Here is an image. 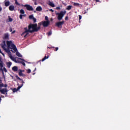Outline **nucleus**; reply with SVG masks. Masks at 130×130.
Listing matches in <instances>:
<instances>
[{
  "instance_id": "nucleus-1",
  "label": "nucleus",
  "mask_w": 130,
  "mask_h": 130,
  "mask_svg": "<svg viewBox=\"0 0 130 130\" xmlns=\"http://www.w3.org/2000/svg\"><path fill=\"white\" fill-rule=\"evenodd\" d=\"M6 43L8 46V49L6 48L7 45H6V41H3V42L1 44L2 48L5 50L6 52H10V49H13L14 50V52H16L18 51V49H17V47L16 45L13 43L12 41H7Z\"/></svg>"
},
{
  "instance_id": "nucleus-37",
  "label": "nucleus",
  "mask_w": 130,
  "mask_h": 130,
  "mask_svg": "<svg viewBox=\"0 0 130 130\" xmlns=\"http://www.w3.org/2000/svg\"><path fill=\"white\" fill-rule=\"evenodd\" d=\"M4 83L0 84V88H3V87H4Z\"/></svg>"
},
{
  "instance_id": "nucleus-42",
  "label": "nucleus",
  "mask_w": 130,
  "mask_h": 130,
  "mask_svg": "<svg viewBox=\"0 0 130 130\" xmlns=\"http://www.w3.org/2000/svg\"><path fill=\"white\" fill-rule=\"evenodd\" d=\"M0 53H2V55H3V56H5V54H4V53H3V52H2V50H1V49H0Z\"/></svg>"
},
{
  "instance_id": "nucleus-40",
  "label": "nucleus",
  "mask_w": 130,
  "mask_h": 130,
  "mask_svg": "<svg viewBox=\"0 0 130 130\" xmlns=\"http://www.w3.org/2000/svg\"><path fill=\"white\" fill-rule=\"evenodd\" d=\"M27 71V74H30V73H31V70L28 69Z\"/></svg>"
},
{
  "instance_id": "nucleus-2",
  "label": "nucleus",
  "mask_w": 130,
  "mask_h": 130,
  "mask_svg": "<svg viewBox=\"0 0 130 130\" xmlns=\"http://www.w3.org/2000/svg\"><path fill=\"white\" fill-rule=\"evenodd\" d=\"M40 26L37 27V23L30 24L28 26V29H32L31 30L30 32L33 33V32H38V30L40 29Z\"/></svg>"
},
{
  "instance_id": "nucleus-46",
  "label": "nucleus",
  "mask_w": 130,
  "mask_h": 130,
  "mask_svg": "<svg viewBox=\"0 0 130 130\" xmlns=\"http://www.w3.org/2000/svg\"><path fill=\"white\" fill-rule=\"evenodd\" d=\"M58 50V47H56L54 49V51H57Z\"/></svg>"
},
{
  "instance_id": "nucleus-38",
  "label": "nucleus",
  "mask_w": 130,
  "mask_h": 130,
  "mask_svg": "<svg viewBox=\"0 0 130 130\" xmlns=\"http://www.w3.org/2000/svg\"><path fill=\"white\" fill-rule=\"evenodd\" d=\"M45 18L46 21H49V20H48V17H47V16H46Z\"/></svg>"
},
{
  "instance_id": "nucleus-60",
  "label": "nucleus",
  "mask_w": 130,
  "mask_h": 130,
  "mask_svg": "<svg viewBox=\"0 0 130 130\" xmlns=\"http://www.w3.org/2000/svg\"><path fill=\"white\" fill-rule=\"evenodd\" d=\"M35 71H36V68L35 70H34V72H35Z\"/></svg>"
},
{
  "instance_id": "nucleus-39",
  "label": "nucleus",
  "mask_w": 130,
  "mask_h": 130,
  "mask_svg": "<svg viewBox=\"0 0 130 130\" xmlns=\"http://www.w3.org/2000/svg\"><path fill=\"white\" fill-rule=\"evenodd\" d=\"M1 71H2V74H3V75H4V70H3V68H0V72H1Z\"/></svg>"
},
{
  "instance_id": "nucleus-48",
  "label": "nucleus",
  "mask_w": 130,
  "mask_h": 130,
  "mask_svg": "<svg viewBox=\"0 0 130 130\" xmlns=\"http://www.w3.org/2000/svg\"><path fill=\"white\" fill-rule=\"evenodd\" d=\"M60 7H57L56 8V10H60Z\"/></svg>"
},
{
  "instance_id": "nucleus-12",
  "label": "nucleus",
  "mask_w": 130,
  "mask_h": 130,
  "mask_svg": "<svg viewBox=\"0 0 130 130\" xmlns=\"http://www.w3.org/2000/svg\"><path fill=\"white\" fill-rule=\"evenodd\" d=\"M9 11H13L14 10H15V6L14 5H11L9 7Z\"/></svg>"
},
{
  "instance_id": "nucleus-62",
  "label": "nucleus",
  "mask_w": 130,
  "mask_h": 130,
  "mask_svg": "<svg viewBox=\"0 0 130 130\" xmlns=\"http://www.w3.org/2000/svg\"><path fill=\"white\" fill-rule=\"evenodd\" d=\"M1 82H2V80H1V79H0V83H1Z\"/></svg>"
},
{
  "instance_id": "nucleus-15",
  "label": "nucleus",
  "mask_w": 130,
  "mask_h": 130,
  "mask_svg": "<svg viewBox=\"0 0 130 130\" xmlns=\"http://www.w3.org/2000/svg\"><path fill=\"white\" fill-rule=\"evenodd\" d=\"M3 39H9V33H6L4 34Z\"/></svg>"
},
{
  "instance_id": "nucleus-31",
  "label": "nucleus",
  "mask_w": 130,
  "mask_h": 130,
  "mask_svg": "<svg viewBox=\"0 0 130 130\" xmlns=\"http://www.w3.org/2000/svg\"><path fill=\"white\" fill-rule=\"evenodd\" d=\"M14 62H16V63H21V61H20V60H19L18 59L15 60V61Z\"/></svg>"
},
{
  "instance_id": "nucleus-27",
  "label": "nucleus",
  "mask_w": 130,
  "mask_h": 130,
  "mask_svg": "<svg viewBox=\"0 0 130 130\" xmlns=\"http://www.w3.org/2000/svg\"><path fill=\"white\" fill-rule=\"evenodd\" d=\"M33 18H34L33 15H31L29 16V19H30V20H32Z\"/></svg>"
},
{
  "instance_id": "nucleus-49",
  "label": "nucleus",
  "mask_w": 130,
  "mask_h": 130,
  "mask_svg": "<svg viewBox=\"0 0 130 130\" xmlns=\"http://www.w3.org/2000/svg\"><path fill=\"white\" fill-rule=\"evenodd\" d=\"M48 48H49V49H51V48H54V47H48Z\"/></svg>"
},
{
  "instance_id": "nucleus-23",
  "label": "nucleus",
  "mask_w": 130,
  "mask_h": 130,
  "mask_svg": "<svg viewBox=\"0 0 130 130\" xmlns=\"http://www.w3.org/2000/svg\"><path fill=\"white\" fill-rule=\"evenodd\" d=\"M23 17H25L26 16V15H22V14H20L19 15V18L20 19V20H22L23 19Z\"/></svg>"
},
{
  "instance_id": "nucleus-50",
  "label": "nucleus",
  "mask_w": 130,
  "mask_h": 130,
  "mask_svg": "<svg viewBox=\"0 0 130 130\" xmlns=\"http://www.w3.org/2000/svg\"><path fill=\"white\" fill-rule=\"evenodd\" d=\"M49 11H50V12H52V13H53V12H54V11L51 9H50Z\"/></svg>"
},
{
  "instance_id": "nucleus-45",
  "label": "nucleus",
  "mask_w": 130,
  "mask_h": 130,
  "mask_svg": "<svg viewBox=\"0 0 130 130\" xmlns=\"http://www.w3.org/2000/svg\"><path fill=\"white\" fill-rule=\"evenodd\" d=\"M65 20H66V21H68V20H69V16H66L65 17Z\"/></svg>"
},
{
  "instance_id": "nucleus-16",
  "label": "nucleus",
  "mask_w": 130,
  "mask_h": 130,
  "mask_svg": "<svg viewBox=\"0 0 130 130\" xmlns=\"http://www.w3.org/2000/svg\"><path fill=\"white\" fill-rule=\"evenodd\" d=\"M12 71L13 72H18V67L17 66H14L12 68Z\"/></svg>"
},
{
  "instance_id": "nucleus-28",
  "label": "nucleus",
  "mask_w": 130,
  "mask_h": 130,
  "mask_svg": "<svg viewBox=\"0 0 130 130\" xmlns=\"http://www.w3.org/2000/svg\"><path fill=\"white\" fill-rule=\"evenodd\" d=\"M51 34H52V31L51 30H50V31H49L47 33V35L48 36H50V35H51Z\"/></svg>"
},
{
  "instance_id": "nucleus-61",
  "label": "nucleus",
  "mask_w": 130,
  "mask_h": 130,
  "mask_svg": "<svg viewBox=\"0 0 130 130\" xmlns=\"http://www.w3.org/2000/svg\"><path fill=\"white\" fill-rule=\"evenodd\" d=\"M3 97V98H5V96H2Z\"/></svg>"
},
{
  "instance_id": "nucleus-30",
  "label": "nucleus",
  "mask_w": 130,
  "mask_h": 130,
  "mask_svg": "<svg viewBox=\"0 0 130 130\" xmlns=\"http://www.w3.org/2000/svg\"><path fill=\"white\" fill-rule=\"evenodd\" d=\"M20 63H21V64H22L24 67H25L26 66V63H25V62L24 61H20Z\"/></svg>"
},
{
  "instance_id": "nucleus-44",
  "label": "nucleus",
  "mask_w": 130,
  "mask_h": 130,
  "mask_svg": "<svg viewBox=\"0 0 130 130\" xmlns=\"http://www.w3.org/2000/svg\"><path fill=\"white\" fill-rule=\"evenodd\" d=\"M5 93L7 95V94H8V93H7V92H8L9 90L7 89V88H5Z\"/></svg>"
},
{
  "instance_id": "nucleus-19",
  "label": "nucleus",
  "mask_w": 130,
  "mask_h": 130,
  "mask_svg": "<svg viewBox=\"0 0 130 130\" xmlns=\"http://www.w3.org/2000/svg\"><path fill=\"white\" fill-rule=\"evenodd\" d=\"M49 5L52 7V8H54L55 7V5L53 4V3L50 2L49 3Z\"/></svg>"
},
{
  "instance_id": "nucleus-4",
  "label": "nucleus",
  "mask_w": 130,
  "mask_h": 130,
  "mask_svg": "<svg viewBox=\"0 0 130 130\" xmlns=\"http://www.w3.org/2000/svg\"><path fill=\"white\" fill-rule=\"evenodd\" d=\"M64 24V21H62L60 22H58L56 23V27H58V28H62V25Z\"/></svg>"
},
{
  "instance_id": "nucleus-47",
  "label": "nucleus",
  "mask_w": 130,
  "mask_h": 130,
  "mask_svg": "<svg viewBox=\"0 0 130 130\" xmlns=\"http://www.w3.org/2000/svg\"><path fill=\"white\" fill-rule=\"evenodd\" d=\"M3 87H4V88H7V87H8V84H4Z\"/></svg>"
},
{
  "instance_id": "nucleus-36",
  "label": "nucleus",
  "mask_w": 130,
  "mask_h": 130,
  "mask_svg": "<svg viewBox=\"0 0 130 130\" xmlns=\"http://www.w3.org/2000/svg\"><path fill=\"white\" fill-rule=\"evenodd\" d=\"M78 17H79V22H81V21H80V20H81V19H82V16L79 15Z\"/></svg>"
},
{
  "instance_id": "nucleus-5",
  "label": "nucleus",
  "mask_w": 130,
  "mask_h": 130,
  "mask_svg": "<svg viewBox=\"0 0 130 130\" xmlns=\"http://www.w3.org/2000/svg\"><path fill=\"white\" fill-rule=\"evenodd\" d=\"M22 7H25V8H26V10H27V11H33L34 9L33 7L29 5H22Z\"/></svg>"
},
{
  "instance_id": "nucleus-32",
  "label": "nucleus",
  "mask_w": 130,
  "mask_h": 130,
  "mask_svg": "<svg viewBox=\"0 0 130 130\" xmlns=\"http://www.w3.org/2000/svg\"><path fill=\"white\" fill-rule=\"evenodd\" d=\"M18 59H20V60H22V61H25V62H27V61L25 60V59L21 58H18Z\"/></svg>"
},
{
  "instance_id": "nucleus-54",
  "label": "nucleus",
  "mask_w": 130,
  "mask_h": 130,
  "mask_svg": "<svg viewBox=\"0 0 130 130\" xmlns=\"http://www.w3.org/2000/svg\"><path fill=\"white\" fill-rule=\"evenodd\" d=\"M13 31V29L12 28H10V31L12 32Z\"/></svg>"
},
{
  "instance_id": "nucleus-9",
  "label": "nucleus",
  "mask_w": 130,
  "mask_h": 130,
  "mask_svg": "<svg viewBox=\"0 0 130 130\" xmlns=\"http://www.w3.org/2000/svg\"><path fill=\"white\" fill-rule=\"evenodd\" d=\"M18 75L20 77H26V75L23 74V73L22 72V70H19V72L18 73Z\"/></svg>"
},
{
  "instance_id": "nucleus-7",
  "label": "nucleus",
  "mask_w": 130,
  "mask_h": 130,
  "mask_svg": "<svg viewBox=\"0 0 130 130\" xmlns=\"http://www.w3.org/2000/svg\"><path fill=\"white\" fill-rule=\"evenodd\" d=\"M24 30L25 31L24 32H23L21 34V36H23V35H25V34H26V33L29 32V33H32V31H31V29H28L27 28V27H25L24 28Z\"/></svg>"
},
{
  "instance_id": "nucleus-29",
  "label": "nucleus",
  "mask_w": 130,
  "mask_h": 130,
  "mask_svg": "<svg viewBox=\"0 0 130 130\" xmlns=\"http://www.w3.org/2000/svg\"><path fill=\"white\" fill-rule=\"evenodd\" d=\"M20 14H25V11H24V10H23V9H21L20 11Z\"/></svg>"
},
{
  "instance_id": "nucleus-52",
  "label": "nucleus",
  "mask_w": 130,
  "mask_h": 130,
  "mask_svg": "<svg viewBox=\"0 0 130 130\" xmlns=\"http://www.w3.org/2000/svg\"><path fill=\"white\" fill-rule=\"evenodd\" d=\"M10 58H11V59H13V56H12V55L9 56Z\"/></svg>"
},
{
  "instance_id": "nucleus-41",
  "label": "nucleus",
  "mask_w": 130,
  "mask_h": 130,
  "mask_svg": "<svg viewBox=\"0 0 130 130\" xmlns=\"http://www.w3.org/2000/svg\"><path fill=\"white\" fill-rule=\"evenodd\" d=\"M33 2H35V6H36V5H37V3H36L37 2V0H32Z\"/></svg>"
},
{
  "instance_id": "nucleus-20",
  "label": "nucleus",
  "mask_w": 130,
  "mask_h": 130,
  "mask_svg": "<svg viewBox=\"0 0 130 130\" xmlns=\"http://www.w3.org/2000/svg\"><path fill=\"white\" fill-rule=\"evenodd\" d=\"M7 66L8 68H11V66H12V62L9 61L8 62H7Z\"/></svg>"
},
{
  "instance_id": "nucleus-53",
  "label": "nucleus",
  "mask_w": 130,
  "mask_h": 130,
  "mask_svg": "<svg viewBox=\"0 0 130 130\" xmlns=\"http://www.w3.org/2000/svg\"><path fill=\"white\" fill-rule=\"evenodd\" d=\"M16 32V30H13L12 32V34H14V33H15Z\"/></svg>"
},
{
  "instance_id": "nucleus-56",
  "label": "nucleus",
  "mask_w": 130,
  "mask_h": 130,
  "mask_svg": "<svg viewBox=\"0 0 130 130\" xmlns=\"http://www.w3.org/2000/svg\"><path fill=\"white\" fill-rule=\"evenodd\" d=\"M2 10H3V8H2V7H0V12H2Z\"/></svg>"
},
{
  "instance_id": "nucleus-58",
  "label": "nucleus",
  "mask_w": 130,
  "mask_h": 130,
  "mask_svg": "<svg viewBox=\"0 0 130 130\" xmlns=\"http://www.w3.org/2000/svg\"><path fill=\"white\" fill-rule=\"evenodd\" d=\"M25 72V70H22V73Z\"/></svg>"
},
{
  "instance_id": "nucleus-24",
  "label": "nucleus",
  "mask_w": 130,
  "mask_h": 130,
  "mask_svg": "<svg viewBox=\"0 0 130 130\" xmlns=\"http://www.w3.org/2000/svg\"><path fill=\"white\" fill-rule=\"evenodd\" d=\"M49 56H45V57L42 59V61H44V60H45V59H47V58H48Z\"/></svg>"
},
{
  "instance_id": "nucleus-55",
  "label": "nucleus",
  "mask_w": 130,
  "mask_h": 130,
  "mask_svg": "<svg viewBox=\"0 0 130 130\" xmlns=\"http://www.w3.org/2000/svg\"><path fill=\"white\" fill-rule=\"evenodd\" d=\"M95 1L96 3H99V2H100L99 0H94Z\"/></svg>"
},
{
  "instance_id": "nucleus-51",
  "label": "nucleus",
  "mask_w": 130,
  "mask_h": 130,
  "mask_svg": "<svg viewBox=\"0 0 130 130\" xmlns=\"http://www.w3.org/2000/svg\"><path fill=\"white\" fill-rule=\"evenodd\" d=\"M10 58H11V59H13V56H12V55L9 56Z\"/></svg>"
},
{
  "instance_id": "nucleus-34",
  "label": "nucleus",
  "mask_w": 130,
  "mask_h": 130,
  "mask_svg": "<svg viewBox=\"0 0 130 130\" xmlns=\"http://www.w3.org/2000/svg\"><path fill=\"white\" fill-rule=\"evenodd\" d=\"M3 70L4 71L5 73H7V72H8V70H7V69H6L5 67L3 68Z\"/></svg>"
},
{
  "instance_id": "nucleus-18",
  "label": "nucleus",
  "mask_w": 130,
  "mask_h": 130,
  "mask_svg": "<svg viewBox=\"0 0 130 130\" xmlns=\"http://www.w3.org/2000/svg\"><path fill=\"white\" fill-rule=\"evenodd\" d=\"M0 92L1 93H2V94H6V90H5V88H3V89H0Z\"/></svg>"
},
{
  "instance_id": "nucleus-10",
  "label": "nucleus",
  "mask_w": 130,
  "mask_h": 130,
  "mask_svg": "<svg viewBox=\"0 0 130 130\" xmlns=\"http://www.w3.org/2000/svg\"><path fill=\"white\" fill-rule=\"evenodd\" d=\"M15 77L16 78V79H17V80H19L20 81H21V82H22V84L21 85H23V86L24 85L23 84H25V82H24L23 81V79L20 78V77H19V76H18L17 75H16L15 76Z\"/></svg>"
},
{
  "instance_id": "nucleus-17",
  "label": "nucleus",
  "mask_w": 130,
  "mask_h": 130,
  "mask_svg": "<svg viewBox=\"0 0 130 130\" xmlns=\"http://www.w3.org/2000/svg\"><path fill=\"white\" fill-rule=\"evenodd\" d=\"M16 55H17V56H18V57H22L23 56H22V55H21V53H20V52H18V51H17L16 52Z\"/></svg>"
},
{
  "instance_id": "nucleus-8",
  "label": "nucleus",
  "mask_w": 130,
  "mask_h": 130,
  "mask_svg": "<svg viewBox=\"0 0 130 130\" xmlns=\"http://www.w3.org/2000/svg\"><path fill=\"white\" fill-rule=\"evenodd\" d=\"M23 86V84H21L20 86H18L17 88H15L12 89V91L14 93L19 91V89Z\"/></svg>"
},
{
  "instance_id": "nucleus-33",
  "label": "nucleus",
  "mask_w": 130,
  "mask_h": 130,
  "mask_svg": "<svg viewBox=\"0 0 130 130\" xmlns=\"http://www.w3.org/2000/svg\"><path fill=\"white\" fill-rule=\"evenodd\" d=\"M15 1L16 5H17V6H20V3H18V1H17V0H15Z\"/></svg>"
},
{
  "instance_id": "nucleus-22",
  "label": "nucleus",
  "mask_w": 130,
  "mask_h": 130,
  "mask_svg": "<svg viewBox=\"0 0 130 130\" xmlns=\"http://www.w3.org/2000/svg\"><path fill=\"white\" fill-rule=\"evenodd\" d=\"M66 10H68V11H70V10H72V6H68L66 8Z\"/></svg>"
},
{
  "instance_id": "nucleus-57",
  "label": "nucleus",
  "mask_w": 130,
  "mask_h": 130,
  "mask_svg": "<svg viewBox=\"0 0 130 130\" xmlns=\"http://www.w3.org/2000/svg\"><path fill=\"white\" fill-rule=\"evenodd\" d=\"M1 101H2V97H0V103H1Z\"/></svg>"
},
{
  "instance_id": "nucleus-64",
  "label": "nucleus",
  "mask_w": 130,
  "mask_h": 130,
  "mask_svg": "<svg viewBox=\"0 0 130 130\" xmlns=\"http://www.w3.org/2000/svg\"><path fill=\"white\" fill-rule=\"evenodd\" d=\"M11 51H13V50H11Z\"/></svg>"
},
{
  "instance_id": "nucleus-6",
  "label": "nucleus",
  "mask_w": 130,
  "mask_h": 130,
  "mask_svg": "<svg viewBox=\"0 0 130 130\" xmlns=\"http://www.w3.org/2000/svg\"><path fill=\"white\" fill-rule=\"evenodd\" d=\"M43 27H48L50 22L49 21H44L42 22Z\"/></svg>"
},
{
  "instance_id": "nucleus-35",
  "label": "nucleus",
  "mask_w": 130,
  "mask_h": 130,
  "mask_svg": "<svg viewBox=\"0 0 130 130\" xmlns=\"http://www.w3.org/2000/svg\"><path fill=\"white\" fill-rule=\"evenodd\" d=\"M33 21H34V23H36L37 22V20L36 18H34L32 19Z\"/></svg>"
},
{
  "instance_id": "nucleus-14",
  "label": "nucleus",
  "mask_w": 130,
  "mask_h": 130,
  "mask_svg": "<svg viewBox=\"0 0 130 130\" xmlns=\"http://www.w3.org/2000/svg\"><path fill=\"white\" fill-rule=\"evenodd\" d=\"M0 68H4V62L2 61V57H0Z\"/></svg>"
},
{
  "instance_id": "nucleus-25",
  "label": "nucleus",
  "mask_w": 130,
  "mask_h": 130,
  "mask_svg": "<svg viewBox=\"0 0 130 130\" xmlns=\"http://www.w3.org/2000/svg\"><path fill=\"white\" fill-rule=\"evenodd\" d=\"M8 19H9V22H13V18H11L10 16H8Z\"/></svg>"
},
{
  "instance_id": "nucleus-11",
  "label": "nucleus",
  "mask_w": 130,
  "mask_h": 130,
  "mask_svg": "<svg viewBox=\"0 0 130 130\" xmlns=\"http://www.w3.org/2000/svg\"><path fill=\"white\" fill-rule=\"evenodd\" d=\"M71 4H73V6H74V7H80L81 5V4L79 3H74L72 1L71 2Z\"/></svg>"
},
{
  "instance_id": "nucleus-3",
  "label": "nucleus",
  "mask_w": 130,
  "mask_h": 130,
  "mask_svg": "<svg viewBox=\"0 0 130 130\" xmlns=\"http://www.w3.org/2000/svg\"><path fill=\"white\" fill-rule=\"evenodd\" d=\"M67 14V11L66 10L62 11H60V13H56V15L57 16V19L58 21H60L61 20H62V18H63L64 15Z\"/></svg>"
},
{
  "instance_id": "nucleus-21",
  "label": "nucleus",
  "mask_w": 130,
  "mask_h": 130,
  "mask_svg": "<svg viewBox=\"0 0 130 130\" xmlns=\"http://www.w3.org/2000/svg\"><path fill=\"white\" fill-rule=\"evenodd\" d=\"M5 7H9L10 6V1H7L5 3Z\"/></svg>"
},
{
  "instance_id": "nucleus-26",
  "label": "nucleus",
  "mask_w": 130,
  "mask_h": 130,
  "mask_svg": "<svg viewBox=\"0 0 130 130\" xmlns=\"http://www.w3.org/2000/svg\"><path fill=\"white\" fill-rule=\"evenodd\" d=\"M28 35H29V32H26L25 35L24 36V38H26V37H28V36H29Z\"/></svg>"
},
{
  "instance_id": "nucleus-43",
  "label": "nucleus",
  "mask_w": 130,
  "mask_h": 130,
  "mask_svg": "<svg viewBox=\"0 0 130 130\" xmlns=\"http://www.w3.org/2000/svg\"><path fill=\"white\" fill-rule=\"evenodd\" d=\"M12 60H13V61H16V58H15V57H12V59H11Z\"/></svg>"
},
{
  "instance_id": "nucleus-13",
  "label": "nucleus",
  "mask_w": 130,
  "mask_h": 130,
  "mask_svg": "<svg viewBox=\"0 0 130 130\" xmlns=\"http://www.w3.org/2000/svg\"><path fill=\"white\" fill-rule=\"evenodd\" d=\"M36 11L37 12H41V11H42V8L41 6H38L36 8Z\"/></svg>"
},
{
  "instance_id": "nucleus-63",
  "label": "nucleus",
  "mask_w": 130,
  "mask_h": 130,
  "mask_svg": "<svg viewBox=\"0 0 130 130\" xmlns=\"http://www.w3.org/2000/svg\"><path fill=\"white\" fill-rule=\"evenodd\" d=\"M17 85H18V86H19V84H18Z\"/></svg>"
},
{
  "instance_id": "nucleus-59",
  "label": "nucleus",
  "mask_w": 130,
  "mask_h": 130,
  "mask_svg": "<svg viewBox=\"0 0 130 130\" xmlns=\"http://www.w3.org/2000/svg\"><path fill=\"white\" fill-rule=\"evenodd\" d=\"M34 13H36V11H34Z\"/></svg>"
}]
</instances>
